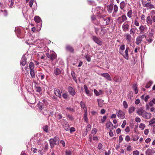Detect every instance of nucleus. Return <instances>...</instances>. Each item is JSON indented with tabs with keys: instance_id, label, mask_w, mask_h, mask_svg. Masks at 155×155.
Listing matches in <instances>:
<instances>
[{
	"instance_id": "47",
	"label": "nucleus",
	"mask_w": 155,
	"mask_h": 155,
	"mask_svg": "<svg viewBox=\"0 0 155 155\" xmlns=\"http://www.w3.org/2000/svg\"><path fill=\"white\" fill-rule=\"evenodd\" d=\"M127 97L128 99H131L133 97V93L132 91L129 92V94L127 95Z\"/></svg>"
},
{
	"instance_id": "27",
	"label": "nucleus",
	"mask_w": 155,
	"mask_h": 155,
	"mask_svg": "<svg viewBox=\"0 0 155 155\" xmlns=\"http://www.w3.org/2000/svg\"><path fill=\"white\" fill-rule=\"evenodd\" d=\"M97 101L98 106L100 107H102L104 104V100L101 99H98Z\"/></svg>"
},
{
	"instance_id": "32",
	"label": "nucleus",
	"mask_w": 155,
	"mask_h": 155,
	"mask_svg": "<svg viewBox=\"0 0 155 155\" xmlns=\"http://www.w3.org/2000/svg\"><path fill=\"white\" fill-rule=\"evenodd\" d=\"M125 2L124 1H122L120 4V8L121 10H123L125 6Z\"/></svg>"
},
{
	"instance_id": "16",
	"label": "nucleus",
	"mask_w": 155,
	"mask_h": 155,
	"mask_svg": "<svg viewBox=\"0 0 155 155\" xmlns=\"http://www.w3.org/2000/svg\"><path fill=\"white\" fill-rule=\"evenodd\" d=\"M84 87L85 90V92L86 94L88 96H91V95L92 92L90 91L88 87H87L86 84H84Z\"/></svg>"
},
{
	"instance_id": "10",
	"label": "nucleus",
	"mask_w": 155,
	"mask_h": 155,
	"mask_svg": "<svg viewBox=\"0 0 155 155\" xmlns=\"http://www.w3.org/2000/svg\"><path fill=\"white\" fill-rule=\"evenodd\" d=\"M139 29L140 31V34H143V35L144 34V35H145L144 33L147 31V28L146 26L141 25L139 28Z\"/></svg>"
},
{
	"instance_id": "42",
	"label": "nucleus",
	"mask_w": 155,
	"mask_h": 155,
	"mask_svg": "<svg viewBox=\"0 0 155 155\" xmlns=\"http://www.w3.org/2000/svg\"><path fill=\"white\" fill-rule=\"evenodd\" d=\"M85 58L87 61L90 62L91 61V59L89 54H87L85 56Z\"/></svg>"
},
{
	"instance_id": "61",
	"label": "nucleus",
	"mask_w": 155,
	"mask_h": 155,
	"mask_svg": "<svg viewBox=\"0 0 155 155\" xmlns=\"http://www.w3.org/2000/svg\"><path fill=\"white\" fill-rule=\"evenodd\" d=\"M87 129H86L84 131L83 133V135L84 137L86 136L87 133L89 131H88Z\"/></svg>"
},
{
	"instance_id": "46",
	"label": "nucleus",
	"mask_w": 155,
	"mask_h": 155,
	"mask_svg": "<svg viewBox=\"0 0 155 155\" xmlns=\"http://www.w3.org/2000/svg\"><path fill=\"white\" fill-rule=\"evenodd\" d=\"M132 11L131 10L129 11L127 14V16L129 18H131L132 17Z\"/></svg>"
},
{
	"instance_id": "11",
	"label": "nucleus",
	"mask_w": 155,
	"mask_h": 155,
	"mask_svg": "<svg viewBox=\"0 0 155 155\" xmlns=\"http://www.w3.org/2000/svg\"><path fill=\"white\" fill-rule=\"evenodd\" d=\"M144 36V34L141 35L137 37L136 39V43L137 45H139L142 41V38Z\"/></svg>"
},
{
	"instance_id": "21",
	"label": "nucleus",
	"mask_w": 155,
	"mask_h": 155,
	"mask_svg": "<svg viewBox=\"0 0 155 155\" xmlns=\"http://www.w3.org/2000/svg\"><path fill=\"white\" fill-rule=\"evenodd\" d=\"M124 36L125 37L126 39L130 43L131 41L132 37L130 34L126 33L125 34Z\"/></svg>"
},
{
	"instance_id": "56",
	"label": "nucleus",
	"mask_w": 155,
	"mask_h": 155,
	"mask_svg": "<svg viewBox=\"0 0 155 155\" xmlns=\"http://www.w3.org/2000/svg\"><path fill=\"white\" fill-rule=\"evenodd\" d=\"M62 96H63V97L64 98V99H67L68 97V93H64V94H63L62 95Z\"/></svg>"
},
{
	"instance_id": "39",
	"label": "nucleus",
	"mask_w": 155,
	"mask_h": 155,
	"mask_svg": "<svg viewBox=\"0 0 155 155\" xmlns=\"http://www.w3.org/2000/svg\"><path fill=\"white\" fill-rule=\"evenodd\" d=\"M125 49V45L124 44L123 45L120 46L119 48V53H120V52H122Z\"/></svg>"
},
{
	"instance_id": "9",
	"label": "nucleus",
	"mask_w": 155,
	"mask_h": 155,
	"mask_svg": "<svg viewBox=\"0 0 155 155\" xmlns=\"http://www.w3.org/2000/svg\"><path fill=\"white\" fill-rule=\"evenodd\" d=\"M117 117L120 119H123L125 117V115L124 112L121 110H119L118 112H117Z\"/></svg>"
},
{
	"instance_id": "24",
	"label": "nucleus",
	"mask_w": 155,
	"mask_h": 155,
	"mask_svg": "<svg viewBox=\"0 0 155 155\" xmlns=\"http://www.w3.org/2000/svg\"><path fill=\"white\" fill-rule=\"evenodd\" d=\"M65 48L66 50L71 52H73L74 51V48L70 45H67Z\"/></svg>"
},
{
	"instance_id": "29",
	"label": "nucleus",
	"mask_w": 155,
	"mask_h": 155,
	"mask_svg": "<svg viewBox=\"0 0 155 155\" xmlns=\"http://www.w3.org/2000/svg\"><path fill=\"white\" fill-rule=\"evenodd\" d=\"M95 10L97 11V15L99 14V12L101 10L102 11V14H103L104 11L102 10V8L101 7H97L95 9Z\"/></svg>"
},
{
	"instance_id": "15",
	"label": "nucleus",
	"mask_w": 155,
	"mask_h": 155,
	"mask_svg": "<svg viewBox=\"0 0 155 155\" xmlns=\"http://www.w3.org/2000/svg\"><path fill=\"white\" fill-rule=\"evenodd\" d=\"M26 58L25 55H24L21 59L20 64L22 66H24L26 63Z\"/></svg>"
},
{
	"instance_id": "58",
	"label": "nucleus",
	"mask_w": 155,
	"mask_h": 155,
	"mask_svg": "<svg viewBox=\"0 0 155 155\" xmlns=\"http://www.w3.org/2000/svg\"><path fill=\"white\" fill-rule=\"evenodd\" d=\"M150 98V96L147 95L144 98V100L145 102H147V101L148 99H149Z\"/></svg>"
},
{
	"instance_id": "64",
	"label": "nucleus",
	"mask_w": 155,
	"mask_h": 155,
	"mask_svg": "<svg viewBox=\"0 0 155 155\" xmlns=\"http://www.w3.org/2000/svg\"><path fill=\"white\" fill-rule=\"evenodd\" d=\"M150 14H151V16L155 15V10H151V11Z\"/></svg>"
},
{
	"instance_id": "57",
	"label": "nucleus",
	"mask_w": 155,
	"mask_h": 155,
	"mask_svg": "<svg viewBox=\"0 0 155 155\" xmlns=\"http://www.w3.org/2000/svg\"><path fill=\"white\" fill-rule=\"evenodd\" d=\"M58 119L59 120L62 118V114H58L57 116Z\"/></svg>"
},
{
	"instance_id": "50",
	"label": "nucleus",
	"mask_w": 155,
	"mask_h": 155,
	"mask_svg": "<svg viewBox=\"0 0 155 155\" xmlns=\"http://www.w3.org/2000/svg\"><path fill=\"white\" fill-rule=\"evenodd\" d=\"M114 12H117L118 10V7L116 5H115L114 6Z\"/></svg>"
},
{
	"instance_id": "34",
	"label": "nucleus",
	"mask_w": 155,
	"mask_h": 155,
	"mask_svg": "<svg viewBox=\"0 0 155 155\" xmlns=\"http://www.w3.org/2000/svg\"><path fill=\"white\" fill-rule=\"evenodd\" d=\"M135 108L134 107H132L129 108V114L132 113L134 111Z\"/></svg>"
},
{
	"instance_id": "18",
	"label": "nucleus",
	"mask_w": 155,
	"mask_h": 155,
	"mask_svg": "<svg viewBox=\"0 0 155 155\" xmlns=\"http://www.w3.org/2000/svg\"><path fill=\"white\" fill-rule=\"evenodd\" d=\"M54 94L55 95L60 98L61 97V94L60 91L58 89L54 88Z\"/></svg>"
},
{
	"instance_id": "43",
	"label": "nucleus",
	"mask_w": 155,
	"mask_h": 155,
	"mask_svg": "<svg viewBox=\"0 0 155 155\" xmlns=\"http://www.w3.org/2000/svg\"><path fill=\"white\" fill-rule=\"evenodd\" d=\"M123 105L124 106V107L125 109H127V108L128 107V105L126 101H124L123 102Z\"/></svg>"
},
{
	"instance_id": "30",
	"label": "nucleus",
	"mask_w": 155,
	"mask_h": 155,
	"mask_svg": "<svg viewBox=\"0 0 155 155\" xmlns=\"http://www.w3.org/2000/svg\"><path fill=\"white\" fill-rule=\"evenodd\" d=\"M85 111V112L84 114L83 118L84 121H85L87 123H88V118L87 117V110H86Z\"/></svg>"
},
{
	"instance_id": "5",
	"label": "nucleus",
	"mask_w": 155,
	"mask_h": 155,
	"mask_svg": "<svg viewBox=\"0 0 155 155\" xmlns=\"http://www.w3.org/2000/svg\"><path fill=\"white\" fill-rule=\"evenodd\" d=\"M60 122L61 123L64 129L67 131H68L70 127L68 123L64 119L61 120Z\"/></svg>"
},
{
	"instance_id": "3",
	"label": "nucleus",
	"mask_w": 155,
	"mask_h": 155,
	"mask_svg": "<svg viewBox=\"0 0 155 155\" xmlns=\"http://www.w3.org/2000/svg\"><path fill=\"white\" fill-rule=\"evenodd\" d=\"M60 141L59 138L57 136L54 137L53 138H51L49 140V143L51 148L54 147V145H58Z\"/></svg>"
},
{
	"instance_id": "19",
	"label": "nucleus",
	"mask_w": 155,
	"mask_h": 155,
	"mask_svg": "<svg viewBox=\"0 0 155 155\" xmlns=\"http://www.w3.org/2000/svg\"><path fill=\"white\" fill-rule=\"evenodd\" d=\"M153 20L152 19H151V17L148 16L147 17L146 19V22L148 26L152 25L153 23Z\"/></svg>"
},
{
	"instance_id": "54",
	"label": "nucleus",
	"mask_w": 155,
	"mask_h": 155,
	"mask_svg": "<svg viewBox=\"0 0 155 155\" xmlns=\"http://www.w3.org/2000/svg\"><path fill=\"white\" fill-rule=\"evenodd\" d=\"M94 94H95L96 96H98L101 93H100L96 89H94Z\"/></svg>"
},
{
	"instance_id": "25",
	"label": "nucleus",
	"mask_w": 155,
	"mask_h": 155,
	"mask_svg": "<svg viewBox=\"0 0 155 155\" xmlns=\"http://www.w3.org/2000/svg\"><path fill=\"white\" fill-rule=\"evenodd\" d=\"M113 8V4H110L107 6V9L109 13H111L112 12Z\"/></svg>"
},
{
	"instance_id": "14",
	"label": "nucleus",
	"mask_w": 155,
	"mask_h": 155,
	"mask_svg": "<svg viewBox=\"0 0 155 155\" xmlns=\"http://www.w3.org/2000/svg\"><path fill=\"white\" fill-rule=\"evenodd\" d=\"M68 91L70 94L72 96L76 94L74 89L71 87H68Z\"/></svg>"
},
{
	"instance_id": "4",
	"label": "nucleus",
	"mask_w": 155,
	"mask_h": 155,
	"mask_svg": "<svg viewBox=\"0 0 155 155\" xmlns=\"http://www.w3.org/2000/svg\"><path fill=\"white\" fill-rule=\"evenodd\" d=\"M153 34L152 33H149L147 37L146 35H145L144 37H145L146 39V40L145 41V43H151L152 42L153 39Z\"/></svg>"
},
{
	"instance_id": "13",
	"label": "nucleus",
	"mask_w": 155,
	"mask_h": 155,
	"mask_svg": "<svg viewBox=\"0 0 155 155\" xmlns=\"http://www.w3.org/2000/svg\"><path fill=\"white\" fill-rule=\"evenodd\" d=\"M142 3L143 6L147 8V9H151L154 8V5L150 2H147L145 4H143V2H142Z\"/></svg>"
},
{
	"instance_id": "26",
	"label": "nucleus",
	"mask_w": 155,
	"mask_h": 155,
	"mask_svg": "<svg viewBox=\"0 0 155 155\" xmlns=\"http://www.w3.org/2000/svg\"><path fill=\"white\" fill-rule=\"evenodd\" d=\"M57 58V55L54 52H52L50 53V59L52 61L56 58Z\"/></svg>"
},
{
	"instance_id": "45",
	"label": "nucleus",
	"mask_w": 155,
	"mask_h": 155,
	"mask_svg": "<svg viewBox=\"0 0 155 155\" xmlns=\"http://www.w3.org/2000/svg\"><path fill=\"white\" fill-rule=\"evenodd\" d=\"M80 104L81 107L82 108H83L84 109V108H85L86 110V108L85 107V105L83 101H81L80 102Z\"/></svg>"
},
{
	"instance_id": "36",
	"label": "nucleus",
	"mask_w": 155,
	"mask_h": 155,
	"mask_svg": "<svg viewBox=\"0 0 155 155\" xmlns=\"http://www.w3.org/2000/svg\"><path fill=\"white\" fill-rule=\"evenodd\" d=\"M43 129L44 131L46 133L48 132V127L47 125H46L43 127Z\"/></svg>"
},
{
	"instance_id": "40",
	"label": "nucleus",
	"mask_w": 155,
	"mask_h": 155,
	"mask_svg": "<svg viewBox=\"0 0 155 155\" xmlns=\"http://www.w3.org/2000/svg\"><path fill=\"white\" fill-rule=\"evenodd\" d=\"M15 31L16 34L20 35L21 33L20 28H15Z\"/></svg>"
},
{
	"instance_id": "49",
	"label": "nucleus",
	"mask_w": 155,
	"mask_h": 155,
	"mask_svg": "<svg viewBox=\"0 0 155 155\" xmlns=\"http://www.w3.org/2000/svg\"><path fill=\"white\" fill-rule=\"evenodd\" d=\"M149 125H150L151 126V124H154L155 122V118H153L149 122Z\"/></svg>"
},
{
	"instance_id": "53",
	"label": "nucleus",
	"mask_w": 155,
	"mask_h": 155,
	"mask_svg": "<svg viewBox=\"0 0 155 155\" xmlns=\"http://www.w3.org/2000/svg\"><path fill=\"white\" fill-rule=\"evenodd\" d=\"M66 109L67 110L69 111H71L72 112H74V109L71 107H67Z\"/></svg>"
},
{
	"instance_id": "37",
	"label": "nucleus",
	"mask_w": 155,
	"mask_h": 155,
	"mask_svg": "<svg viewBox=\"0 0 155 155\" xmlns=\"http://www.w3.org/2000/svg\"><path fill=\"white\" fill-rule=\"evenodd\" d=\"M153 82L152 81H150L148 83H147L145 86V87L147 88H149L151 84H153Z\"/></svg>"
},
{
	"instance_id": "62",
	"label": "nucleus",
	"mask_w": 155,
	"mask_h": 155,
	"mask_svg": "<svg viewBox=\"0 0 155 155\" xmlns=\"http://www.w3.org/2000/svg\"><path fill=\"white\" fill-rule=\"evenodd\" d=\"M126 124V121L125 120H124L123 121V123L121 125V127L123 128H124V127L125 125Z\"/></svg>"
},
{
	"instance_id": "2",
	"label": "nucleus",
	"mask_w": 155,
	"mask_h": 155,
	"mask_svg": "<svg viewBox=\"0 0 155 155\" xmlns=\"http://www.w3.org/2000/svg\"><path fill=\"white\" fill-rule=\"evenodd\" d=\"M137 113L138 115H141L143 117L146 119H149L151 117V114L144 110L142 107L138 108Z\"/></svg>"
},
{
	"instance_id": "44",
	"label": "nucleus",
	"mask_w": 155,
	"mask_h": 155,
	"mask_svg": "<svg viewBox=\"0 0 155 155\" xmlns=\"http://www.w3.org/2000/svg\"><path fill=\"white\" fill-rule=\"evenodd\" d=\"M135 33V29L133 28H131L130 30V34L134 35Z\"/></svg>"
},
{
	"instance_id": "8",
	"label": "nucleus",
	"mask_w": 155,
	"mask_h": 155,
	"mask_svg": "<svg viewBox=\"0 0 155 155\" xmlns=\"http://www.w3.org/2000/svg\"><path fill=\"white\" fill-rule=\"evenodd\" d=\"M92 38L94 41L99 45H102V42L101 40V39L95 36H93Z\"/></svg>"
},
{
	"instance_id": "48",
	"label": "nucleus",
	"mask_w": 155,
	"mask_h": 155,
	"mask_svg": "<svg viewBox=\"0 0 155 155\" xmlns=\"http://www.w3.org/2000/svg\"><path fill=\"white\" fill-rule=\"evenodd\" d=\"M36 91L37 92L40 93L41 91V88L40 87L37 86L35 87Z\"/></svg>"
},
{
	"instance_id": "35",
	"label": "nucleus",
	"mask_w": 155,
	"mask_h": 155,
	"mask_svg": "<svg viewBox=\"0 0 155 155\" xmlns=\"http://www.w3.org/2000/svg\"><path fill=\"white\" fill-rule=\"evenodd\" d=\"M29 68L31 70H34V64L32 62H30L29 63Z\"/></svg>"
},
{
	"instance_id": "20",
	"label": "nucleus",
	"mask_w": 155,
	"mask_h": 155,
	"mask_svg": "<svg viewBox=\"0 0 155 155\" xmlns=\"http://www.w3.org/2000/svg\"><path fill=\"white\" fill-rule=\"evenodd\" d=\"M46 105L44 104L42 102H39L38 104V107L41 110H42L45 108Z\"/></svg>"
},
{
	"instance_id": "22",
	"label": "nucleus",
	"mask_w": 155,
	"mask_h": 155,
	"mask_svg": "<svg viewBox=\"0 0 155 155\" xmlns=\"http://www.w3.org/2000/svg\"><path fill=\"white\" fill-rule=\"evenodd\" d=\"M154 153V151L153 150L151 149H148L147 151H146V155H153V154Z\"/></svg>"
},
{
	"instance_id": "33",
	"label": "nucleus",
	"mask_w": 155,
	"mask_h": 155,
	"mask_svg": "<svg viewBox=\"0 0 155 155\" xmlns=\"http://www.w3.org/2000/svg\"><path fill=\"white\" fill-rule=\"evenodd\" d=\"M34 20L37 23H39L41 21V19L38 16H35L34 17Z\"/></svg>"
},
{
	"instance_id": "6",
	"label": "nucleus",
	"mask_w": 155,
	"mask_h": 155,
	"mask_svg": "<svg viewBox=\"0 0 155 155\" xmlns=\"http://www.w3.org/2000/svg\"><path fill=\"white\" fill-rule=\"evenodd\" d=\"M130 49L129 47H127L124 52H120V54L122 55L123 57L126 60L129 59V55L128 51Z\"/></svg>"
},
{
	"instance_id": "31",
	"label": "nucleus",
	"mask_w": 155,
	"mask_h": 155,
	"mask_svg": "<svg viewBox=\"0 0 155 155\" xmlns=\"http://www.w3.org/2000/svg\"><path fill=\"white\" fill-rule=\"evenodd\" d=\"M71 74L72 77L74 81L76 82L77 81V80L76 77L75 76V74L74 71H71Z\"/></svg>"
},
{
	"instance_id": "52",
	"label": "nucleus",
	"mask_w": 155,
	"mask_h": 155,
	"mask_svg": "<svg viewBox=\"0 0 155 155\" xmlns=\"http://www.w3.org/2000/svg\"><path fill=\"white\" fill-rule=\"evenodd\" d=\"M107 118V117L105 115L103 117V118H102L101 119V123H104L105 122Z\"/></svg>"
},
{
	"instance_id": "7",
	"label": "nucleus",
	"mask_w": 155,
	"mask_h": 155,
	"mask_svg": "<svg viewBox=\"0 0 155 155\" xmlns=\"http://www.w3.org/2000/svg\"><path fill=\"white\" fill-rule=\"evenodd\" d=\"M127 20V17L125 15H123L120 17H118L117 21L119 24H121L123 22Z\"/></svg>"
},
{
	"instance_id": "63",
	"label": "nucleus",
	"mask_w": 155,
	"mask_h": 155,
	"mask_svg": "<svg viewBox=\"0 0 155 155\" xmlns=\"http://www.w3.org/2000/svg\"><path fill=\"white\" fill-rule=\"evenodd\" d=\"M48 149V145L47 143L46 144H45V145L44 147V150L45 151H46Z\"/></svg>"
},
{
	"instance_id": "41",
	"label": "nucleus",
	"mask_w": 155,
	"mask_h": 155,
	"mask_svg": "<svg viewBox=\"0 0 155 155\" xmlns=\"http://www.w3.org/2000/svg\"><path fill=\"white\" fill-rule=\"evenodd\" d=\"M30 73V75L32 78H35V75L34 70H31Z\"/></svg>"
},
{
	"instance_id": "23",
	"label": "nucleus",
	"mask_w": 155,
	"mask_h": 155,
	"mask_svg": "<svg viewBox=\"0 0 155 155\" xmlns=\"http://www.w3.org/2000/svg\"><path fill=\"white\" fill-rule=\"evenodd\" d=\"M61 71L60 69L56 68L54 69V74L56 76L59 75L61 73Z\"/></svg>"
},
{
	"instance_id": "55",
	"label": "nucleus",
	"mask_w": 155,
	"mask_h": 155,
	"mask_svg": "<svg viewBox=\"0 0 155 155\" xmlns=\"http://www.w3.org/2000/svg\"><path fill=\"white\" fill-rule=\"evenodd\" d=\"M70 133H72L73 132L75 131V129L74 127H71L70 129Z\"/></svg>"
},
{
	"instance_id": "51",
	"label": "nucleus",
	"mask_w": 155,
	"mask_h": 155,
	"mask_svg": "<svg viewBox=\"0 0 155 155\" xmlns=\"http://www.w3.org/2000/svg\"><path fill=\"white\" fill-rule=\"evenodd\" d=\"M139 128L141 129H143L145 127V125L143 123H141L139 125Z\"/></svg>"
},
{
	"instance_id": "17",
	"label": "nucleus",
	"mask_w": 155,
	"mask_h": 155,
	"mask_svg": "<svg viewBox=\"0 0 155 155\" xmlns=\"http://www.w3.org/2000/svg\"><path fill=\"white\" fill-rule=\"evenodd\" d=\"M101 75L102 77L105 78L107 80L109 81H111V78L108 73H102L101 74Z\"/></svg>"
},
{
	"instance_id": "12",
	"label": "nucleus",
	"mask_w": 155,
	"mask_h": 155,
	"mask_svg": "<svg viewBox=\"0 0 155 155\" xmlns=\"http://www.w3.org/2000/svg\"><path fill=\"white\" fill-rule=\"evenodd\" d=\"M130 25L127 23L125 22L123 24L122 26V28L123 31L126 32L129 29Z\"/></svg>"
},
{
	"instance_id": "28",
	"label": "nucleus",
	"mask_w": 155,
	"mask_h": 155,
	"mask_svg": "<svg viewBox=\"0 0 155 155\" xmlns=\"http://www.w3.org/2000/svg\"><path fill=\"white\" fill-rule=\"evenodd\" d=\"M132 87L133 90L135 91V94H137L138 93V91L137 89V84H134L132 86Z\"/></svg>"
},
{
	"instance_id": "60",
	"label": "nucleus",
	"mask_w": 155,
	"mask_h": 155,
	"mask_svg": "<svg viewBox=\"0 0 155 155\" xmlns=\"http://www.w3.org/2000/svg\"><path fill=\"white\" fill-rule=\"evenodd\" d=\"M139 154V152L137 150H135L133 152V155H138Z\"/></svg>"
},
{
	"instance_id": "38",
	"label": "nucleus",
	"mask_w": 155,
	"mask_h": 155,
	"mask_svg": "<svg viewBox=\"0 0 155 155\" xmlns=\"http://www.w3.org/2000/svg\"><path fill=\"white\" fill-rule=\"evenodd\" d=\"M106 127L107 128H109L110 127L113 126L112 123L110 121L107 123L106 124Z\"/></svg>"
},
{
	"instance_id": "59",
	"label": "nucleus",
	"mask_w": 155,
	"mask_h": 155,
	"mask_svg": "<svg viewBox=\"0 0 155 155\" xmlns=\"http://www.w3.org/2000/svg\"><path fill=\"white\" fill-rule=\"evenodd\" d=\"M65 153V155H71V151L68 150L66 151Z\"/></svg>"
},
{
	"instance_id": "1",
	"label": "nucleus",
	"mask_w": 155,
	"mask_h": 155,
	"mask_svg": "<svg viewBox=\"0 0 155 155\" xmlns=\"http://www.w3.org/2000/svg\"><path fill=\"white\" fill-rule=\"evenodd\" d=\"M102 11L101 10V12H99V14L97 15V17L99 19V23L97 22L96 23L94 21L93 23L97 25L99 24L101 26H102L108 25L110 24L111 18L107 17L106 15L102 14Z\"/></svg>"
}]
</instances>
